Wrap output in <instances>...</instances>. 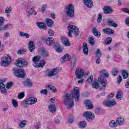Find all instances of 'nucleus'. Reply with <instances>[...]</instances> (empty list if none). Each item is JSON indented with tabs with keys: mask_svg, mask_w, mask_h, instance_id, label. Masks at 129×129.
I'll return each mask as SVG.
<instances>
[{
	"mask_svg": "<svg viewBox=\"0 0 129 129\" xmlns=\"http://www.w3.org/2000/svg\"><path fill=\"white\" fill-rule=\"evenodd\" d=\"M75 98L76 101H79L80 97V94H79V88L76 87L74 88V92L73 94H66L64 99L63 102L64 105H69L68 108H72L74 106V101L73 99Z\"/></svg>",
	"mask_w": 129,
	"mask_h": 129,
	"instance_id": "nucleus-1",
	"label": "nucleus"
},
{
	"mask_svg": "<svg viewBox=\"0 0 129 129\" xmlns=\"http://www.w3.org/2000/svg\"><path fill=\"white\" fill-rule=\"evenodd\" d=\"M13 73L18 78H24L26 75L25 70L21 67H16L13 68Z\"/></svg>",
	"mask_w": 129,
	"mask_h": 129,
	"instance_id": "nucleus-2",
	"label": "nucleus"
},
{
	"mask_svg": "<svg viewBox=\"0 0 129 129\" xmlns=\"http://www.w3.org/2000/svg\"><path fill=\"white\" fill-rule=\"evenodd\" d=\"M12 62V57L10 54H7L6 56H3L1 59V64L3 67H8L9 64Z\"/></svg>",
	"mask_w": 129,
	"mask_h": 129,
	"instance_id": "nucleus-3",
	"label": "nucleus"
},
{
	"mask_svg": "<svg viewBox=\"0 0 129 129\" xmlns=\"http://www.w3.org/2000/svg\"><path fill=\"white\" fill-rule=\"evenodd\" d=\"M59 71H60V69L59 68H55L53 69L51 71H50L49 69H46L45 71V77H53V76H55V75H57L58 73H59Z\"/></svg>",
	"mask_w": 129,
	"mask_h": 129,
	"instance_id": "nucleus-4",
	"label": "nucleus"
},
{
	"mask_svg": "<svg viewBox=\"0 0 129 129\" xmlns=\"http://www.w3.org/2000/svg\"><path fill=\"white\" fill-rule=\"evenodd\" d=\"M67 16L69 17H74V5L69 4L66 8Z\"/></svg>",
	"mask_w": 129,
	"mask_h": 129,
	"instance_id": "nucleus-5",
	"label": "nucleus"
},
{
	"mask_svg": "<svg viewBox=\"0 0 129 129\" xmlns=\"http://www.w3.org/2000/svg\"><path fill=\"white\" fill-rule=\"evenodd\" d=\"M98 81L99 83L102 86L100 87V90H105L106 88V85H107V80L105 78H102V77H99Z\"/></svg>",
	"mask_w": 129,
	"mask_h": 129,
	"instance_id": "nucleus-6",
	"label": "nucleus"
},
{
	"mask_svg": "<svg viewBox=\"0 0 129 129\" xmlns=\"http://www.w3.org/2000/svg\"><path fill=\"white\" fill-rule=\"evenodd\" d=\"M83 116L86 118L88 121H92V120L95 119L94 113L89 111L85 112L83 113Z\"/></svg>",
	"mask_w": 129,
	"mask_h": 129,
	"instance_id": "nucleus-7",
	"label": "nucleus"
},
{
	"mask_svg": "<svg viewBox=\"0 0 129 129\" xmlns=\"http://www.w3.org/2000/svg\"><path fill=\"white\" fill-rule=\"evenodd\" d=\"M68 30L69 32H73V34L77 37V36L79 35L80 32L79 31V29L76 27V26L74 25H69L68 27Z\"/></svg>",
	"mask_w": 129,
	"mask_h": 129,
	"instance_id": "nucleus-8",
	"label": "nucleus"
},
{
	"mask_svg": "<svg viewBox=\"0 0 129 129\" xmlns=\"http://www.w3.org/2000/svg\"><path fill=\"white\" fill-rule=\"evenodd\" d=\"M75 75L76 77H77L78 79H81V78H83L84 75V70L80 68H77L75 72Z\"/></svg>",
	"mask_w": 129,
	"mask_h": 129,
	"instance_id": "nucleus-9",
	"label": "nucleus"
},
{
	"mask_svg": "<svg viewBox=\"0 0 129 129\" xmlns=\"http://www.w3.org/2000/svg\"><path fill=\"white\" fill-rule=\"evenodd\" d=\"M15 65L18 66V67H20V66H21L22 67H27L28 63L27 60H22V59L19 58L16 60Z\"/></svg>",
	"mask_w": 129,
	"mask_h": 129,
	"instance_id": "nucleus-10",
	"label": "nucleus"
},
{
	"mask_svg": "<svg viewBox=\"0 0 129 129\" xmlns=\"http://www.w3.org/2000/svg\"><path fill=\"white\" fill-rule=\"evenodd\" d=\"M45 41L46 45H47L48 46H54L56 43H57L55 41V39H54V38H53L52 37H49L47 38H45Z\"/></svg>",
	"mask_w": 129,
	"mask_h": 129,
	"instance_id": "nucleus-11",
	"label": "nucleus"
},
{
	"mask_svg": "<svg viewBox=\"0 0 129 129\" xmlns=\"http://www.w3.org/2000/svg\"><path fill=\"white\" fill-rule=\"evenodd\" d=\"M38 101V99L37 98L31 97L25 100V104H29L30 105H32V104H35Z\"/></svg>",
	"mask_w": 129,
	"mask_h": 129,
	"instance_id": "nucleus-12",
	"label": "nucleus"
},
{
	"mask_svg": "<svg viewBox=\"0 0 129 129\" xmlns=\"http://www.w3.org/2000/svg\"><path fill=\"white\" fill-rule=\"evenodd\" d=\"M107 25L109 27H113V28H117V24L114 22L111 18L107 20Z\"/></svg>",
	"mask_w": 129,
	"mask_h": 129,
	"instance_id": "nucleus-13",
	"label": "nucleus"
},
{
	"mask_svg": "<svg viewBox=\"0 0 129 129\" xmlns=\"http://www.w3.org/2000/svg\"><path fill=\"white\" fill-rule=\"evenodd\" d=\"M105 106H107L108 107H111L112 106H114V105H116V101L114 99H112L111 100H107L106 103H105Z\"/></svg>",
	"mask_w": 129,
	"mask_h": 129,
	"instance_id": "nucleus-14",
	"label": "nucleus"
},
{
	"mask_svg": "<svg viewBox=\"0 0 129 129\" xmlns=\"http://www.w3.org/2000/svg\"><path fill=\"white\" fill-rule=\"evenodd\" d=\"M5 82L6 81L5 80H1L0 81V90L2 93H6L7 92V89H6V85H5Z\"/></svg>",
	"mask_w": 129,
	"mask_h": 129,
	"instance_id": "nucleus-15",
	"label": "nucleus"
},
{
	"mask_svg": "<svg viewBox=\"0 0 129 129\" xmlns=\"http://www.w3.org/2000/svg\"><path fill=\"white\" fill-rule=\"evenodd\" d=\"M103 12L105 15H109L112 13L113 10L109 6H105L103 9Z\"/></svg>",
	"mask_w": 129,
	"mask_h": 129,
	"instance_id": "nucleus-16",
	"label": "nucleus"
},
{
	"mask_svg": "<svg viewBox=\"0 0 129 129\" xmlns=\"http://www.w3.org/2000/svg\"><path fill=\"white\" fill-rule=\"evenodd\" d=\"M84 104H85L86 107L88 109H91L94 107L93 104H92V102L90 100H86L84 101Z\"/></svg>",
	"mask_w": 129,
	"mask_h": 129,
	"instance_id": "nucleus-17",
	"label": "nucleus"
},
{
	"mask_svg": "<svg viewBox=\"0 0 129 129\" xmlns=\"http://www.w3.org/2000/svg\"><path fill=\"white\" fill-rule=\"evenodd\" d=\"M61 41L62 43V44L64 45V46H66V47H69L71 44L69 40L65 37H62L61 38Z\"/></svg>",
	"mask_w": 129,
	"mask_h": 129,
	"instance_id": "nucleus-18",
	"label": "nucleus"
},
{
	"mask_svg": "<svg viewBox=\"0 0 129 129\" xmlns=\"http://www.w3.org/2000/svg\"><path fill=\"white\" fill-rule=\"evenodd\" d=\"M116 122L117 126H120L124 123V118L122 117H119L116 119Z\"/></svg>",
	"mask_w": 129,
	"mask_h": 129,
	"instance_id": "nucleus-19",
	"label": "nucleus"
},
{
	"mask_svg": "<svg viewBox=\"0 0 129 129\" xmlns=\"http://www.w3.org/2000/svg\"><path fill=\"white\" fill-rule=\"evenodd\" d=\"M46 24L48 28H53L54 21L49 18H46Z\"/></svg>",
	"mask_w": 129,
	"mask_h": 129,
	"instance_id": "nucleus-20",
	"label": "nucleus"
},
{
	"mask_svg": "<svg viewBox=\"0 0 129 129\" xmlns=\"http://www.w3.org/2000/svg\"><path fill=\"white\" fill-rule=\"evenodd\" d=\"M83 52L85 56H87V55H88V46H87V43L86 42L83 43Z\"/></svg>",
	"mask_w": 129,
	"mask_h": 129,
	"instance_id": "nucleus-21",
	"label": "nucleus"
},
{
	"mask_svg": "<svg viewBox=\"0 0 129 129\" xmlns=\"http://www.w3.org/2000/svg\"><path fill=\"white\" fill-rule=\"evenodd\" d=\"M100 73L101 74V76L100 77H102V78H108L109 76V74H108V72L106 71L105 70H102Z\"/></svg>",
	"mask_w": 129,
	"mask_h": 129,
	"instance_id": "nucleus-22",
	"label": "nucleus"
},
{
	"mask_svg": "<svg viewBox=\"0 0 129 129\" xmlns=\"http://www.w3.org/2000/svg\"><path fill=\"white\" fill-rule=\"evenodd\" d=\"M28 48L31 53L35 51V43L33 41H30L28 43Z\"/></svg>",
	"mask_w": 129,
	"mask_h": 129,
	"instance_id": "nucleus-23",
	"label": "nucleus"
},
{
	"mask_svg": "<svg viewBox=\"0 0 129 129\" xmlns=\"http://www.w3.org/2000/svg\"><path fill=\"white\" fill-rule=\"evenodd\" d=\"M103 32L104 34H106V35H113L114 34V30L110 28L104 29H103Z\"/></svg>",
	"mask_w": 129,
	"mask_h": 129,
	"instance_id": "nucleus-24",
	"label": "nucleus"
},
{
	"mask_svg": "<svg viewBox=\"0 0 129 129\" xmlns=\"http://www.w3.org/2000/svg\"><path fill=\"white\" fill-rule=\"evenodd\" d=\"M37 25L39 29H43V30H47V26L45 25V23L42 22H37Z\"/></svg>",
	"mask_w": 129,
	"mask_h": 129,
	"instance_id": "nucleus-25",
	"label": "nucleus"
},
{
	"mask_svg": "<svg viewBox=\"0 0 129 129\" xmlns=\"http://www.w3.org/2000/svg\"><path fill=\"white\" fill-rule=\"evenodd\" d=\"M76 57L74 55H73L72 56V60L71 61V66L72 67V69H73V67L76 65Z\"/></svg>",
	"mask_w": 129,
	"mask_h": 129,
	"instance_id": "nucleus-26",
	"label": "nucleus"
},
{
	"mask_svg": "<svg viewBox=\"0 0 129 129\" xmlns=\"http://www.w3.org/2000/svg\"><path fill=\"white\" fill-rule=\"evenodd\" d=\"M84 4H85L86 7L90 9V8H92L93 5L92 0H84Z\"/></svg>",
	"mask_w": 129,
	"mask_h": 129,
	"instance_id": "nucleus-27",
	"label": "nucleus"
},
{
	"mask_svg": "<svg viewBox=\"0 0 129 129\" xmlns=\"http://www.w3.org/2000/svg\"><path fill=\"white\" fill-rule=\"evenodd\" d=\"M54 47L56 51H57L58 53H62V51H63V49H62V48L60 46V44H59V43L56 42Z\"/></svg>",
	"mask_w": 129,
	"mask_h": 129,
	"instance_id": "nucleus-28",
	"label": "nucleus"
},
{
	"mask_svg": "<svg viewBox=\"0 0 129 129\" xmlns=\"http://www.w3.org/2000/svg\"><path fill=\"white\" fill-rule=\"evenodd\" d=\"M48 108L49 109V111H50V112H52V113L56 112V110H57L55 103H53L52 105H49L48 106Z\"/></svg>",
	"mask_w": 129,
	"mask_h": 129,
	"instance_id": "nucleus-29",
	"label": "nucleus"
},
{
	"mask_svg": "<svg viewBox=\"0 0 129 129\" xmlns=\"http://www.w3.org/2000/svg\"><path fill=\"white\" fill-rule=\"evenodd\" d=\"M92 32L94 36H95V37H97V38H99V37L101 36V34L100 33V32H99V31L97 30V29H96V28H93Z\"/></svg>",
	"mask_w": 129,
	"mask_h": 129,
	"instance_id": "nucleus-30",
	"label": "nucleus"
},
{
	"mask_svg": "<svg viewBox=\"0 0 129 129\" xmlns=\"http://www.w3.org/2000/svg\"><path fill=\"white\" fill-rule=\"evenodd\" d=\"M36 10L35 7H28L27 10V12L28 15V16H31L33 15V13H34V11Z\"/></svg>",
	"mask_w": 129,
	"mask_h": 129,
	"instance_id": "nucleus-31",
	"label": "nucleus"
},
{
	"mask_svg": "<svg viewBox=\"0 0 129 129\" xmlns=\"http://www.w3.org/2000/svg\"><path fill=\"white\" fill-rule=\"evenodd\" d=\"M78 125L80 128H85L87 126V123L85 121H81L79 122Z\"/></svg>",
	"mask_w": 129,
	"mask_h": 129,
	"instance_id": "nucleus-32",
	"label": "nucleus"
},
{
	"mask_svg": "<svg viewBox=\"0 0 129 129\" xmlns=\"http://www.w3.org/2000/svg\"><path fill=\"white\" fill-rule=\"evenodd\" d=\"M121 73L123 79H126L129 76L128 72L126 70H122Z\"/></svg>",
	"mask_w": 129,
	"mask_h": 129,
	"instance_id": "nucleus-33",
	"label": "nucleus"
},
{
	"mask_svg": "<svg viewBox=\"0 0 129 129\" xmlns=\"http://www.w3.org/2000/svg\"><path fill=\"white\" fill-rule=\"evenodd\" d=\"M45 88H47V89L51 90V91L54 92V93H57V89H56V88L53 86L47 85L45 86Z\"/></svg>",
	"mask_w": 129,
	"mask_h": 129,
	"instance_id": "nucleus-34",
	"label": "nucleus"
},
{
	"mask_svg": "<svg viewBox=\"0 0 129 129\" xmlns=\"http://www.w3.org/2000/svg\"><path fill=\"white\" fill-rule=\"evenodd\" d=\"M122 97H123V94L122 93V92L121 91H119L117 93L116 95V98L118 100H121L122 99Z\"/></svg>",
	"mask_w": 129,
	"mask_h": 129,
	"instance_id": "nucleus-35",
	"label": "nucleus"
},
{
	"mask_svg": "<svg viewBox=\"0 0 129 129\" xmlns=\"http://www.w3.org/2000/svg\"><path fill=\"white\" fill-rule=\"evenodd\" d=\"M71 57V56H70V54H66L62 56V59H60V60L61 62H63V61H68V60H69V59H70Z\"/></svg>",
	"mask_w": 129,
	"mask_h": 129,
	"instance_id": "nucleus-36",
	"label": "nucleus"
},
{
	"mask_svg": "<svg viewBox=\"0 0 129 129\" xmlns=\"http://www.w3.org/2000/svg\"><path fill=\"white\" fill-rule=\"evenodd\" d=\"M109 126L111 127H117V124L116 123V121H115L114 120H112L110 121Z\"/></svg>",
	"mask_w": 129,
	"mask_h": 129,
	"instance_id": "nucleus-37",
	"label": "nucleus"
},
{
	"mask_svg": "<svg viewBox=\"0 0 129 129\" xmlns=\"http://www.w3.org/2000/svg\"><path fill=\"white\" fill-rule=\"evenodd\" d=\"M13 12V8L11 6L6 7L5 9V14H11Z\"/></svg>",
	"mask_w": 129,
	"mask_h": 129,
	"instance_id": "nucleus-38",
	"label": "nucleus"
},
{
	"mask_svg": "<svg viewBox=\"0 0 129 129\" xmlns=\"http://www.w3.org/2000/svg\"><path fill=\"white\" fill-rule=\"evenodd\" d=\"M41 55L43 56V57H47L49 56L48 54V52L46 51L45 49H42L41 50Z\"/></svg>",
	"mask_w": 129,
	"mask_h": 129,
	"instance_id": "nucleus-39",
	"label": "nucleus"
},
{
	"mask_svg": "<svg viewBox=\"0 0 129 129\" xmlns=\"http://www.w3.org/2000/svg\"><path fill=\"white\" fill-rule=\"evenodd\" d=\"M19 36L20 37H26V38H30V35L27 33L23 32H19Z\"/></svg>",
	"mask_w": 129,
	"mask_h": 129,
	"instance_id": "nucleus-40",
	"label": "nucleus"
},
{
	"mask_svg": "<svg viewBox=\"0 0 129 129\" xmlns=\"http://www.w3.org/2000/svg\"><path fill=\"white\" fill-rule=\"evenodd\" d=\"M41 59V56L40 55H36L34 56L32 61L35 63H37V62H39L40 59Z\"/></svg>",
	"mask_w": 129,
	"mask_h": 129,
	"instance_id": "nucleus-41",
	"label": "nucleus"
},
{
	"mask_svg": "<svg viewBox=\"0 0 129 129\" xmlns=\"http://www.w3.org/2000/svg\"><path fill=\"white\" fill-rule=\"evenodd\" d=\"M105 41L106 42V45H109V44H111V42H112V38H111V37H107L105 38Z\"/></svg>",
	"mask_w": 129,
	"mask_h": 129,
	"instance_id": "nucleus-42",
	"label": "nucleus"
},
{
	"mask_svg": "<svg viewBox=\"0 0 129 129\" xmlns=\"http://www.w3.org/2000/svg\"><path fill=\"white\" fill-rule=\"evenodd\" d=\"M26 124H27V120H23L20 123L19 127L20 128H23V127L26 126Z\"/></svg>",
	"mask_w": 129,
	"mask_h": 129,
	"instance_id": "nucleus-43",
	"label": "nucleus"
},
{
	"mask_svg": "<svg viewBox=\"0 0 129 129\" xmlns=\"http://www.w3.org/2000/svg\"><path fill=\"white\" fill-rule=\"evenodd\" d=\"M24 86H29V87H32V82L28 79L26 82H24Z\"/></svg>",
	"mask_w": 129,
	"mask_h": 129,
	"instance_id": "nucleus-44",
	"label": "nucleus"
},
{
	"mask_svg": "<svg viewBox=\"0 0 129 129\" xmlns=\"http://www.w3.org/2000/svg\"><path fill=\"white\" fill-rule=\"evenodd\" d=\"M95 54L97 57H102V53H101V51H100V49L99 48L97 49Z\"/></svg>",
	"mask_w": 129,
	"mask_h": 129,
	"instance_id": "nucleus-45",
	"label": "nucleus"
},
{
	"mask_svg": "<svg viewBox=\"0 0 129 129\" xmlns=\"http://www.w3.org/2000/svg\"><path fill=\"white\" fill-rule=\"evenodd\" d=\"M92 86L93 88L98 89V88H99V84H98V82H95L94 83L92 84Z\"/></svg>",
	"mask_w": 129,
	"mask_h": 129,
	"instance_id": "nucleus-46",
	"label": "nucleus"
},
{
	"mask_svg": "<svg viewBox=\"0 0 129 129\" xmlns=\"http://www.w3.org/2000/svg\"><path fill=\"white\" fill-rule=\"evenodd\" d=\"M39 68H43V67H44V66H45V65H46V61H45V60H41L40 61V62L39 63Z\"/></svg>",
	"mask_w": 129,
	"mask_h": 129,
	"instance_id": "nucleus-47",
	"label": "nucleus"
},
{
	"mask_svg": "<svg viewBox=\"0 0 129 129\" xmlns=\"http://www.w3.org/2000/svg\"><path fill=\"white\" fill-rule=\"evenodd\" d=\"M12 104L15 108H17V107L19 106V104L18 103V101H17V100L15 99L12 100Z\"/></svg>",
	"mask_w": 129,
	"mask_h": 129,
	"instance_id": "nucleus-48",
	"label": "nucleus"
},
{
	"mask_svg": "<svg viewBox=\"0 0 129 129\" xmlns=\"http://www.w3.org/2000/svg\"><path fill=\"white\" fill-rule=\"evenodd\" d=\"M93 80V75H91L90 77L87 80V82H88L89 84H91V83H92Z\"/></svg>",
	"mask_w": 129,
	"mask_h": 129,
	"instance_id": "nucleus-49",
	"label": "nucleus"
},
{
	"mask_svg": "<svg viewBox=\"0 0 129 129\" xmlns=\"http://www.w3.org/2000/svg\"><path fill=\"white\" fill-rule=\"evenodd\" d=\"M118 73V70L117 69H113L112 71V75L113 76H116Z\"/></svg>",
	"mask_w": 129,
	"mask_h": 129,
	"instance_id": "nucleus-50",
	"label": "nucleus"
},
{
	"mask_svg": "<svg viewBox=\"0 0 129 129\" xmlns=\"http://www.w3.org/2000/svg\"><path fill=\"white\" fill-rule=\"evenodd\" d=\"M48 33L49 36H54V34H55V31H53V30H52L51 29H49L48 30Z\"/></svg>",
	"mask_w": 129,
	"mask_h": 129,
	"instance_id": "nucleus-51",
	"label": "nucleus"
},
{
	"mask_svg": "<svg viewBox=\"0 0 129 129\" xmlns=\"http://www.w3.org/2000/svg\"><path fill=\"white\" fill-rule=\"evenodd\" d=\"M13 84H14V82H11L7 83L6 85V88H7V89H10V88H11V87L13 86Z\"/></svg>",
	"mask_w": 129,
	"mask_h": 129,
	"instance_id": "nucleus-52",
	"label": "nucleus"
},
{
	"mask_svg": "<svg viewBox=\"0 0 129 129\" xmlns=\"http://www.w3.org/2000/svg\"><path fill=\"white\" fill-rule=\"evenodd\" d=\"M89 42L91 45H94V44H95V41L93 37H90L89 40Z\"/></svg>",
	"mask_w": 129,
	"mask_h": 129,
	"instance_id": "nucleus-53",
	"label": "nucleus"
},
{
	"mask_svg": "<svg viewBox=\"0 0 129 129\" xmlns=\"http://www.w3.org/2000/svg\"><path fill=\"white\" fill-rule=\"evenodd\" d=\"M26 50L25 49H20L17 51V53L19 55H22V54H26Z\"/></svg>",
	"mask_w": 129,
	"mask_h": 129,
	"instance_id": "nucleus-54",
	"label": "nucleus"
},
{
	"mask_svg": "<svg viewBox=\"0 0 129 129\" xmlns=\"http://www.w3.org/2000/svg\"><path fill=\"white\" fill-rule=\"evenodd\" d=\"M40 93H41V94H44V95H47V94H48V90L44 89L40 91Z\"/></svg>",
	"mask_w": 129,
	"mask_h": 129,
	"instance_id": "nucleus-55",
	"label": "nucleus"
},
{
	"mask_svg": "<svg viewBox=\"0 0 129 129\" xmlns=\"http://www.w3.org/2000/svg\"><path fill=\"white\" fill-rule=\"evenodd\" d=\"M10 26H11V24H7L4 25L3 27H2V31H6V30H8Z\"/></svg>",
	"mask_w": 129,
	"mask_h": 129,
	"instance_id": "nucleus-56",
	"label": "nucleus"
},
{
	"mask_svg": "<svg viewBox=\"0 0 129 129\" xmlns=\"http://www.w3.org/2000/svg\"><path fill=\"white\" fill-rule=\"evenodd\" d=\"M24 97H25V93L24 92H21L18 96V98H19V99H22Z\"/></svg>",
	"mask_w": 129,
	"mask_h": 129,
	"instance_id": "nucleus-57",
	"label": "nucleus"
},
{
	"mask_svg": "<svg viewBox=\"0 0 129 129\" xmlns=\"http://www.w3.org/2000/svg\"><path fill=\"white\" fill-rule=\"evenodd\" d=\"M46 9H47V5L46 4L43 5L41 8V12L44 13L45 11H46Z\"/></svg>",
	"mask_w": 129,
	"mask_h": 129,
	"instance_id": "nucleus-58",
	"label": "nucleus"
},
{
	"mask_svg": "<svg viewBox=\"0 0 129 129\" xmlns=\"http://www.w3.org/2000/svg\"><path fill=\"white\" fill-rule=\"evenodd\" d=\"M4 23H5V18L4 17H0V27L4 25Z\"/></svg>",
	"mask_w": 129,
	"mask_h": 129,
	"instance_id": "nucleus-59",
	"label": "nucleus"
},
{
	"mask_svg": "<svg viewBox=\"0 0 129 129\" xmlns=\"http://www.w3.org/2000/svg\"><path fill=\"white\" fill-rule=\"evenodd\" d=\"M121 11H122V12H123L124 13H126V14H128L129 15V11L128 9H127V8H123L121 9Z\"/></svg>",
	"mask_w": 129,
	"mask_h": 129,
	"instance_id": "nucleus-60",
	"label": "nucleus"
},
{
	"mask_svg": "<svg viewBox=\"0 0 129 129\" xmlns=\"http://www.w3.org/2000/svg\"><path fill=\"white\" fill-rule=\"evenodd\" d=\"M100 112V109L99 108H96L95 110V113L97 115H98L99 114V113Z\"/></svg>",
	"mask_w": 129,
	"mask_h": 129,
	"instance_id": "nucleus-61",
	"label": "nucleus"
},
{
	"mask_svg": "<svg viewBox=\"0 0 129 129\" xmlns=\"http://www.w3.org/2000/svg\"><path fill=\"white\" fill-rule=\"evenodd\" d=\"M125 23L127 26L129 27V17L126 18L125 20Z\"/></svg>",
	"mask_w": 129,
	"mask_h": 129,
	"instance_id": "nucleus-62",
	"label": "nucleus"
},
{
	"mask_svg": "<svg viewBox=\"0 0 129 129\" xmlns=\"http://www.w3.org/2000/svg\"><path fill=\"white\" fill-rule=\"evenodd\" d=\"M62 19L63 22H67V21L69 20V18H68V17H63Z\"/></svg>",
	"mask_w": 129,
	"mask_h": 129,
	"instance_id": "nucleus-63",
	"label": "nucleus"
},
{
	"mask_svg": "<svg viewBox=\"0 0 129 129\" xmlns=\"http://www.w3.org/2000/svg\"><path fill=\"white\" fill-rule=\"evenodd\" d=\"M125 87L126 88H129V81H127L125 84Z\"/></svg>",
	"mask_w": 129,
	"mask_h": 129,
	"instance_id": "nucleus-64",
	"label": "nucleus"
}]
</instances>
